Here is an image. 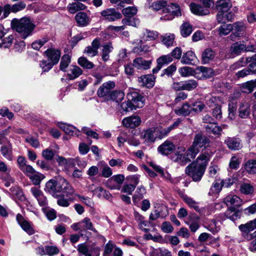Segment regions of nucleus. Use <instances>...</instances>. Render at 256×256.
Here are the masks:
<instances>
[{
	"instance_id": "f3484780",
	"label": "nucleus",
	"mask_w": 256,
	"mask_h": 256,
	"mask_svg": "<svg viewBox=\"0 0 256 256\" xmlns=\"http://www.w3.org/2000/svg\"><path fill=\"white\" fill-rule=\"evenodd\" d=\"M228 126L226 124L218 126L216 122H214L213 124L206 126L205 129L207 132L220 137L222 134V130L226 128Z\"/></svg>"
},
{
	"instance_id": "c03bdc74",
	"label": "nucleus",
	"mask_w": 256,
	"mask_h": 256,
	"mask_svg": "<svg viewBox=\"0 0 256 256\" xmlns=\"http://www.w3.org/2000/svg\"><path fill=\"white\" fill-rule=\"evenodd\" d=\"M256 87V82L254 80L248 81L242 84V92L250 94L252 92Z\"/></svg>"
},
{
	"instance_id": "b1692460",
	"label": "nucleus",
	"mask_w": 256,
	"mask_h": 256,
	"mask_svg": "<svg viewBox=\"0 0 256 256\" xmlns=\"http://www.w3.org/2000/svg\"><path fill=\"white\" fill-rule=\"evenodd\" d=\"M180 122V120L178 119L172 124L170 125L168 127L160 130L158 132V138L160 139H162V138H165L168 136L171 130L178 128Z\"/></svg>"
},
{
	"instance_id": "37998d69",
	"label": "nucleus",
	"mask_w": 256,
	"mask_h": 256,
	"mask_svg": "<svg viewBox=\"0 0 256 256\" xmlns=\"http://www.w3.org/2000/svg\"><path fill=\"white\" fill-rule=\"evenodd\" d=\"M174 38L175 36L174 34H166L162 36L161 40L164 44L168 47L172 46Z\"/></svg>"
},
{
	"instance_id": "a878e982",
	"label": "nucleus",
	"mask_w": 256,
	"mask_h": 256,
	"mask_svg": "<svg viewBox=\"0 0 256 256\" xmlns=\"http://www.w3.org/2000/svg\"><path fill=\"white\" fill-rule=\"evenodd\" d=\"M196 57L194 52L192 50L188 51L184 53V54L180 60L182 64H184L192 65L194 64Z\"/></svg>"
},
{
	"instance_id": "bb28decb",
	"label": "nucleus",
	"mask_w": 256,
	"mask_h": 256,
	"mask_svg": "<svg viewBox=\"0 0 256 256\" xmlns=\"http://www.w3.org/2000/svg\"><path fill=\"white\" fill-rule=\"evenodd\" d=\"M190 224L186 222L189 225V228L192 232H195L199 228L198 224L200 218L196 214H190L188 216Z\"/></svg>"
},
{
	"instance_id": "864d4df0",
	"label": "nucleus",
	"mask_w": 256,
	"mask_h": 256,
	"mask_svg": "<svg viewBox=\"0 0 256 256\" xmlns=\"http://www.w3.org/2000/svg\"><path fill=\"white\" fill-rule=\"evenodd\" d=\"M122 24L124 26H130L134 27H136L137 24L139 23V20L133 17H127L124 18L122 20Z\"/></svg>"
},
{
	"instance_id": "6ab92c4d",
	"label": "nucleus",
	"mask_w": 256,
	"mask_h": 256,
	"mask_svg": "<svg viewBox=\"0 0 256 256\" xmlns=\"http://www.w3.org/2000/svg\"><path fill=\"white\" fill-rule=\"evenodd\" d=\"M44 53L48 58V60H50L54 66L59 62L61 55L60 51L59 50L52 48H48Z\"/></svg>"
},
{
	"instance_id": "680f3d73",
	"label": "nucleus",
	"mask_w": 256,
	"mask_h": 256,
	"mask_svg": "<svg viewBox=\"0 0 256 256\" xmlns=\"http://www.w3.org/2000/svg\"><path fill=\"white\" fill-rule=\"evenodd\" d=\"M178 72L182 77L189 76L194 75L195 72L192 68L188 66H183L178 69Z\"/></svg>"
},
{
	"instance_id": "5fc2aeb1",
	"label": "nucleus",
	"mask_w": 256,
	"mask_h": 256,
	"mask_svg": "<svg viewBox=\"0 0 256 256\" xmlns=\"http://www.w3.org/2000/svg\"><path fill=\"white\" fill-rule=\"evenodd\" d=\"M210 160V155L208 153H204L200 154L196 158L195 162H199L200 166H205V168H206L208 162Z\"/></svg>"
},
{
	"instance_id": "338daca9",
	"label": "nucleus",
	"mask_w": 256,
	"mask_h": 256,
	"mask_svg": "<svg viewBox=\"0 0 256 256\" xmlns=\"http://www.w3.org/2000/svg\"><path fill=\"white\" fill-rule=\"evenodd\" d=\"M176 70V66L174 64H172L162 71V72L160 76H164L166 75L168 76H172L173 75L174 73L175 72Z\"/></svg>"
},
{
	"instance_id": "1a4fd4ad",
	"label": "nucleus",
	"mask_w": 256,
	"mask_h": 256,
	"mask_svg": "<svg viewBox=\"0 0 256 256\" xmlns=\"http://www.w3.org/2000/svg\"><path fill=\"white\" fill-rule=\"evenodd\" d=\"M100 14L108 22H114L122 17V14L114 8H106L102 11Z\"/></svg>"
},
{
	"instance_id": "c756f323",
	"label": "nucleus",
	"mask_w": 256,
	"mask_h": 256,
	"mask_svg": "<svg viewBox=\"0 0 256 256\" xmlns=\"http://www.w3.org/2000/svg\"><path fill=\"white\" fill-rule=\"evenodd\" d=\"M133 61L134 67L138 70H148L151 64L150 60H146L142 58H137Z\"/></svg>"
},
{
	"instance_id": "4468645a",
	"label": "nucleus",
	"mask_w": 256,
	"mask_h": 256,
	"mask_svg": "<svg viewBox=\"0 0 256 256\" xmlns=\"http://www.w3.org/2000/svg\"><path fill=\"white\" fill-rule=\"evenodd\" d=\"M210 142V139L206 135L202 133H198L195 135L192 144L200 150V148H205Z\"/></svg>"
},
{
	"instance_id": "7c9ffc66",
	"label": "nucleus",
	"mask_w": 256,
	"mask_h": 256,
	"mask_svg": "<svg viewBox=\"0 0 256 256\" xmlns=\"http://www.w3.org/2000/svg\"><path fill=\"white\" fill-rule=\"evenodd\" d=\"M216 56V52L210 48L205 49L202 54V61L203 64H208Z\"/></svg>"
},
{
	"instance_id": "f8f14e48",
	"label": "nucleus",
	"mask_w": 256,
	"mask_h": 256,
	"mask_svg": "<svg viewBox=\"0 0 256 256\" xmlns=\"http://www.w3.org/2000/svg\"><path fill=\"white\" fill-rule=\"evenodd\" d=\"M194 74L198 79H206L212 76L214 71L211 68L200 66L196 68Z\"/></svg>"
},
{
	"instance_id": "2eb2a0df",
	"label": "nucleus",
	"mask_w": 256,
	"mask_h": 256,
	"mask_svg": "<svg viewBox=\"0 0 256 256\" xmlns=\"http://www.w3.org/2000/svg\"><path fill=\"white\" fill-rule=\"evenodd\" d=\"M30 192L33 196L37 200L40 206H46L48 204V200L41 190L36 187H32Z\"/></svg>"
},
{
	"instance_id": "f257e3e1",
	"label": "nucleus",
	"mask_w": 256,
	"mask_h": 256,
	"mask_svg": "<svg viewBox=\"0 0 256 256\" xmlns=\"http://www.w3.org/2000/svg\"><path fill=\"white\" fill-rule=\"evenodd\" d=\"M12 25L24 39L32 35L36 28L32 20L26 18H23L19 20L14 19L12 22Z\"/></svg>"
},
{
	"instance_id": "6e6552de",
	"label": "nucleus",
	"mask_w": 256,
	"mask_h": 256,
	"mask_svg": "<svg viewBox=\"0 0 256 256\" xmlns=\"http://www.w3.org/2000/svg\"><path fill=\"white\" fill-rule=\"evenodd\" d=\"M224 144L230 150H238L242 148L240 138L238 136H227L224 140Z\"/></svg>"
},
{
	"instance_id": "774afa93",
	"label": "nucleus",
	"mask_w": 256,
	"mask_h": 256,
	"mask_svg": "<svg viewBox=\"0 0 256 256\" xmlns=\"http://www.w3.org/2000/svg\"><path fill=\"white\" fill-rule=\"evenodd\" d=\"M94 191L96 192H98V196L99 198H104L106 199H108L111 196L110 193L102 187L96 188H95Z\"/></svg>"
},
{
	"instance_id": "13d9d810",
	"label": "nucleus",
	"mask_w": 256,
	"mask_h": 256,
	"mask_svg": "<svg viewBox=\"0 0 256 256\" xmlns=\"http://www.w3.org/2000/svg\"><path fill=\"white\" fill-rule=\"evenodd\" d=\"M222 24L218 30L219 34L220 36H226L232 30V26L231 24H226V23Z\"/></svg>"
},
{
	"instance_id": "a19ab883",
	"label": "nucleus",
	"mask_w": 256,
	"mask_h": 256,
	"mask_svg": "<svg viewBox=\"0 0 256 256\" xmlns=\"http://www.w3.org/2000/svg\"><path fill=\"white\" fill-rule=\"evenodd\" d=\"M0 152L5 158L10 161L12 160V146L10 144H8L7 146H2Z\"/></svg>"
},
{
	"instance_id": "dca6fc26",
	"label": "nucleus",
	"mask_w": 256,
	"mask_h": 256,
	"mask_svg": "<svg viewBox=\"0 0 256 256\" xmlns=\"http://www.w3.org/2000/svg\"><path fill=\"white\" fill-rule=\"evenodd\" d=\"M122 123L126 128H134L140 126L141 123V118L138 116H132L124 118Z\"/></svg>"
},
{
	"instance_id": "09e8293b",
	"label": "nucleus",
	"mask_w": 256,
	"mask_h": 256,
	"mask_svg": "<svg viewBox=\"0 0 256 256\" xmlns=\"http://www.w3.org/2000/svg\"><path fill=\"white\" fill-rule=\"evenodd\" d=\"M70 62V58L68 54H64L60 60V69L63 72H66V69Z\"/></svg>"
},
{
	"instance_id": "0e129e2a",
	"label": "nucleus",
	"mask_w": 256,
	"mask_h": 256,
	"mask_svg": "<svg viewBox=\"0 0 256 256\" xmlns=\"http://www.w3.org/2000/svg\"><path fill=\"white\" fill-rule=\"evenodd\" d=\"M49 39L48 37L42 38V39L37 40L32 44V48L38 50L42 46L48 41Z\"/></svg>"
},
{
	"instance_id": "473e14b6",
	"label": "nucleus",
	"mask_w": 256,
	"mask_h": 256,
	"mask_svg": "<svg viewBox=\"0 0 256 256\" xmlns=\"http://www.w3.org/2000/svg\"><path fill=\"white\" fill-rule=\"evenodd\" d=\"M56 180H50L46 184L44 190L46 192L49 193L54 197H57L56 192Z\"/></svg>"
},
{
	"instance_id": "393cba45",
	"label": "nucleus",
	"mask_w": 256,
	"mask_h": 256,
	"mask_svg": "<svg viewBox=\"0 0 256 256\" xmlns=\"http://www.w3.org/2000/svg\"><path fill=\"white\" fill-rule=\"evenodd\" d=\"M234 16V14L232 12L218 11L216 14V20L218 23L225 24L226 21H232Z\"/></svg>"
},
{
	"instance_id": "69168bd1",
	"label": "nucleus",
	"mask_w": 256,
	"mask_h": 256,
	"mask_svg": "<svg viewBox=\"0 0 256 256\" xmlns=\"http://www.w3.org/2000/svg\"><path fill=\"white\" fill-rule=\"evenodd\" d=\"M138 10L135 6H128L122 10V14L127 17H132L137 13Z\"/></svg>"
},
{
	"instance_id": "4d7b16f0",
	"label": "nucleus",
	"mask_w": 256,
	"mask_h": 256,
	"mask_svg": "<svg viewBox=\"0 0 256 256\" xmlns=\"http://www.w3.org/2000/svg\"><path fill=\"white\" fill-rule=\"evenodd\" d=\"M173 60L172 58L169 54L164 55L160 56L156 60V62L158 63L162 67L164 65L168 64Z\"/></svg>"
},
{
	"instance_id": "8fccbe9b",
	"label": "nucleus",
	"mask_w": 256,
	"mask_h": 256,
	"mask_svg": "<svg viewBox=\"0 0 256 256\" xmlns=\"http://www.w3.org/2000/svg\"><path fill=\"white\" fill-rule=\"evenodd\" d=\"M45 178L44 176L36 170L31 176L29 177L30 179L34 185H38L40 184L41 181Z\"/></svg>"
},
{
	"instance_id": "cd10ccee",
	"label": "nucleus",
	"mask_w": 256,
	"mask_h": 256,
	"mask_svg": "<svg viewBox=\"0 0 256 256\" xmlns=\"http://www.w3.org/2000/svg\"><path fill=\"white\" fill-rule=\"evenodd\" d=\"M82 74V70L77 66L72 65L68 70L67 76L70 80H74Z\"/></svg>"
},
{
	"instance_id": "39448f33",
	"label": "nucleus",
	"mask_w": 256,
	"mask_h": 256,
	"mask_svg": "<svg viewBox=\"0 0 256 256\" xmlns=\"http://www.w3.org/2000/svg\"><path fill=\"white\" fill-rule=\"evenodd\" d=\"M115 86V83L112 81L104 82L97 90L98 96L103 98L106 101H108V98Z\"/></svg>"
},
{
	"instance_id": "5701e85b",
	"label": "nucleus",
	"mask_w": 256,
	"mask_h": 256,
	"mask_svg": "<svg viewBox=\"0 0 256 256\" xmlns=\"http://www.w3.org/2000/svg\"><path fill=\"white\" fill-rule=\"evenodd\" d=\"M75 20L78 26H88L90 19L88 14L84 12H78L75 16Z\"/></svg>"
},
{
	"instance_id": "20e7f679",
	"label": "nucleus",
	"mask_w": 256,
	"mask_h": 256,
	"mask_svg": "<svg viewBox=\"0 0 256 256\" xmlns=\"http://www.w3.org/2000/svg\"><path fill=\"white\" fill-rule=\"evenodd\" d=\"M256 228V218L238 226V229L241 232L242 236L246 240H251L254 237L256 236V230L253 233L252 231Z\"/></svg>"
},
{
	"instance_id": "4be33fe9",
	"label": "nucleus",
	"mask_w": 256,
	"mask_h": 256,
	"mask_svg": "<svg viewBox=\"0 0 256 256\" xmlns=\"http://www.w3.org/2000/svg\"><path fill=\"white\" fill-rule=\"evenodd\" d=\"M224 202L228 206H234L239 207L242 204V200L235 194H229L224 200Z\"/></svg>"
},
{
	"instance_id": "3c124183",
	"label": "nucleus",
	"mask_w": 256,
	"mask_h": 256,
	"mask_svg": "<svg viewBox=\"0 0 256 256\" xmlns=\"http://www.w3.org/2000/svg\"><path fill=\"white\" fill-rule=\"evenodd\" d=\"M198 86L197 80L190 79L184 81V90L190 91L195 89Z\"/></svg>"
},
{
	"instance_id": "f704fd0d",
	"label": "nucleus",
	"mask_w": 256,
	"mask_h": 256,
	"mask_svg": "<svg viewBox=\"0 0 256 256\" xmlns=\"http://www.w3.org/2000/svg\"><path fill=\"white\" fill-rule=\"evenodd\" d=\"M60 128L62 129L66 134L78 136L80 134V131L76 127L72 125H68L65 124H60Z\"/></svg>"
},
{
	"instance_id": "7ed1b4c3",
	"label": "nucleus",
	"mask_w": 256,
	"mask_h": 256,
	"mask_svg": "<svg viewBox=\"0 0 256 256\" xmlns=\"http://www.w3.org/2000/svg\"><path fill=\"white\" fill-rule=\"evenodd\" d=\"M200 3H191L190 4L192 12L196 15L204 16L210 13V8L214 5L212 0H200Z\"/></svg>"
},
{
	"instance_id": "9d476101",
	"label": "nucleus",
	"mask_w": 256,
	"mask_h": 256,
	"mask_svg": "<svg viewBox=\"0 0 256 256\" xmlns=\"http://www.w3.org/2000/svg\"><path fill=\"white\" fill-rule=\"evenodd\" d=\"M16 220L22 228L28 235H32L35 233L32 224L24 220L21 214H16Z\"/></svg>"
},
{
	"instance_id": "f03ea898",
	"label": "nucleus",
	"mask_w": 256,
	"mask_h": 256,
	"mask_svg": "<svg viewBox=\"0 0 256 256\" xmlns=\"http://www.w3.org/2000/svg\"><path fill=\"white\" fill-rule=\"evenodd\" d=\"M206 168L200 166L198 162H193L185 168V173L195 182H200L204 176Z\"/></svg>"
},
{
	"instance_id": "4c0bfd02",
	"label": "nucleus",
	"mask_w": 256,
	"mask_h": 256,
	"mask_svg": "<svg viewBox=\"0 0 256 256\" xmlns=\"http://www.w3.org/2000/svg\"><path fill=\"white\" fill-rule=\"evenodd\" d=\"M216 6L218 12H229L232 4L228 0H219L216 2Z\"/></svg>"
},
{
	"instance_id": "a211bd4d",
	"label": "nucleus",
	"mask_w": 256,
	"mask_h": 256,
	"mask_svg": "<svg viewBox=\"0 0 256 256\" xmlns=\"http://www.w3.org/2000/svg\"><path fill=\"white\" fill-rule=\"evenodd\" d=\"M175 148V145L171 141L166 140L158 147V150L161 154L167 156L172 154Z\"/></svg>"
},
{
	"instance_id": "ea45409f",
	"label": "nucleus",
	"mask_w": 256,
	"mask_h": 256,
	"mask_svg": "<svg viewBox=\"0 0 256 256\" xmlns=\"http://www.w3.org/2000/svg\"><path fill=\"white\" fill-rule=\"evenodd\" d=\"M181 35L186 38L189 36L192 32V26L188 22H184L180 26Z\"/></svg>"
},
{
	"instance_id": "72a5a7b5",
	"label": "nucleus",
	"mask_w": 256,
	"mask_h": 256,
	"mask_svg": "<svg viewBox=\"0 0 256 256\" xmlns=\"http://www.w3.org/2000/svg\"><path fill=\"white\" fill-rule=\"evenodd\" d=\"M86 6L80 2H76L70 4L67 7L68 12L70 14H74L79 10H84L86 8Z\"/></svg>"
},
{
	"instance_id": "c9c22d12",
	"label": "nucleus",
	"mask_w": 256,
	"mask_h": 256,
	"mask_svg": "<svg viewBox=\"0 0 256 256\" xmlns=\"http://www.w3.org/2000/svg\"><path fill=\"white\" fill-rule=\"evenodd\" d=\"M225 216L228 219L234 222L241 216V212L236 210L234 207H231L226 210L224 213Z\"/></svg>"
},
{
	"instance_id": "79ce46f5",
	"label": "nucleus",
	"mask_w": 256,
	"mask_h": 256,
	"mask_svg": "<svg viewBox=\"0 0 256 256\" xmlns=\"http://www.w3.org/2000/svg\"><path fill=\"white\" fill-rule=\"evenodd\" d=\"M174 160L182 166H185L190 162V160L188 158L186 154L184 155L180 152L176 154V158Z\"/></svg>"
},
{
	"instance_id": "49530a36",
	"label": "nucleus",
	"mask_w": 256,
	"mask_h": 256,
	"mask_svg": "<svg viewBox=\"0 0 256 256\" xmlns=\"http://www.w3.org/2000/svg\"><path fill=\"white\" fill-rule=\"evenodd\" d=\"M244 169L248 173L254 174L256 173V160H248L244 165Z\"/></svg>"
},
{
	"instance_id": "bf43d9fd",
	"label": "nucleus",
	"mask_w": 256,
	"mask_h": 256,
	"mask_svg": "<svg viewBox=\"0 0 256 256\" xmlns=\"http://www.w3.org/2000/svg\"><path fill=\"white\" fill-rule=\"evenodd\" d=\"M200 149H198L197 147L194 146V145L192 144L186 150V154L188 158L191 160V159H194L196 158V156L200 152Z\"/></svg>"
},
{
	"instance_id": "603ef678",
	"label": "nucleus",
	"mask_w": 256,
	"mask_h": 256,
	"mask_svg": "<svg viewBox=\"0 0 256 256\" xmlns=\"http://www.w3.org/2000/svg\"><path fill=\"white\" fill-rule=\"evenodd\" d=\"M183 200L190 208H194L197 212L200 211V208L198 203L194 200H193V198L188 197L187 196H185L183 197Z\"/></svg>"
},
{
	"instance_id": "412c9836",
	"label": "nucleus",
	"mask_w": 256,
	"mask_h": 256,
	"mask_svg": "<svg viewBox=\"0 0 256 256\" xmlns=\"http://www.w3.org/2000/svg\"><path fill=\"white\" fill-rule=\"evenodd\" d=\"M114 47L112 42H108L104 43L102 46L101 56L102 60L106 62L110 58V54L112 52Z\"/></svg>"
},
{
	"instance_id": "e433bc0d",
	"label": "nucleus",
	"mask_w": 256,
	"mask_h": 256,
	"mask_svg": "<svg viewBox=\"0 0 256 256\" xmlns=\"http://www.w3.org/2000/svg\"><path fill=\"white\" fill-rule=\"evenodd\" d=\"M146 194V190L144 186H140L136 188V194L132 196V201L135 205H136L144 196Z\"/></svg>"
},
{
	"instance_id": "ddd939ff",
	"label": "nucleus",
	"mask_w": 256,
	"mask_h": 256,
	"mask_svg": "<svg viewBox=\"0 0 256 256\" xmlns=\"http://www.w3.org/2000/svg\"><path fill=\"white\" fill-rule=\"evenodd\" d=\"M156 129L155 128H150L143 130L140 134V138L146 144L154 142L156 138L155 134Z\"/></svg>"
},
{
	"instance_id": "de8ad7c7",
	"label": "nucleus",
	"mask_w": 256,
	"mask_h": 256,
	"mask_svg": "<svg viewBox=\"0 0 256 256\" xmlns=\"http://www.w3.org/2000/svg\"><path fill=\"white\" fill-rule=\"evenodd\" d=\"M78 62L82 67L86 69H92L94 66V64L92 62L84 56L78 58Z\"/></svg>"
},
{
	"instance_id": "58836bf2",
	"label": "nucleus",
	"mask_w": 256,
	"mask_h": 256,
	"mask_svg": "<svg viewBox=\"0 0 256 256\" xmlns=\"http://www.w3.org/2000/svg\"><path fill=\"white\" fill-rule=\"evenodd\" d=\"M244 42H236L232 45L230 50L232 54L240 55L242 52H244Z\"/></svg>"
},
{
	"instance_id": "0eeeda50",
	"label": "nucleus",
	"mask_w": 256,
	"mask_h": 256,
	"mask_svg": "<svg viewBox=\"0 0 256 256\" xmlns=\"http://www.w3.org/2000/svg\"><path fill=\"white\" fill-rule=\"evenodd\" d=\"M128 100L136 108H142L144 104L145 98L142 94L136 90H132L127 94Z\"/></svg>"
},
{
	"instance_id": "a18cd8bd",
	"label": "nucleus",
	"mask_w": 256,
	"mask_h": 256,
	"mask_svg": "<svg viewBox=\"0 0 256 256\" xmlns=\"http://www.w3.org/2000/svg\"><path fill=\"white\" fill-rule=\"evenodd\" d=\"M124 94L120 90H112L111 94L108 98L109 100L115 101L118 102L122 100L124 98Z\"/></svg>"
},
{
	"instance_id": "6e6d98bb",
	"label": "nucleus",
	"mask_w": 256,
	"mask_h": 256,
	"mask_svg": "<svg viewBox=\"0 0 256 256\" xmlns=\"http://www.w3.org/2000/svg\"><path fill=\"white\" fill-rule=\"evenodd\" d=\"M192 106V104L186 102L182 108L178 110V112L180 114L184 116H188L190 112H194Z\"/></svg>"
},
{
	"instance_id": "423d86ee",
	"label": "nucleus",
	"mask_w": 256,
	"mask_h": 256,
	"mask_svg": "<svg viewBox=\"0 0 256 256\" xmlns=\"http://www.w3.org/2000/svg\"><path fill=\"white\" fill-rule=\"evenodd\" d=\"M56 192L64 194L66 197L72 196L74 190L68 181L64 178H60L56 180Z\"/></svg>"
},
{
	"instance_id": "e2e57ef3",
	"label": "nucleus",
	"mask_w": 256,
	"mask_h": 256,
	"mask_svg": "<svg viewBox=\"0 0 256 256\" xmlns=\"http://www.w3.org/2000/svg\"><path fill=\"white\" fill-rule=\"evenodd\" d=\"M56 162L58 163L60 166H65L68 163H70L72 164H74V161L78 162L79 158H76V159H66L64 157L61 156H58L56 158Z\"/></svg>"
},
{
	"instance_id": "052dcab7",
	"label": "nucleus",
	"mask_w": 256,
	"mask_h": 256,
	"mask_svg": "<svg viewBox=\"0 0 256 256\" xmlns=\"http://www.w3.org/2000/svg\"><path fill=\"white\" fill-rule=\"evenodd\" d=\"M240 191L242 194L248 195L252 194L254 189L250 184L243 183L240 186Z\"/></svg>"
},
{
	"instance_id": "2f4dec72",
	"label": "nucleus",
	"mask_w": 256,
	"mask_h": 256,
	"mask_svg": "<svg viewBox=\"0 0 256 256\" xmlns=\"http://www.w3.org/2000/svg\"><path fill=\"white\" fill-rule=\"evenodd\" d=\"M80 224L82 232L89 230L96 234L98 233V230L94 228L93 224L90 218L88 217L84 218L83 220L80 221Z\"/></svg>"
},
{
	"instance_id": "aec40b11",
	"label": "nucleus",
	"mask_w": 256,
	"mask_h": 256,
	"mask_svg": "<svg viewBox=\"0 0 256 256\" xmlns=\"http://www.w3.org/2000/svg\"><path fill=\"white\" fill-rule=\"evenodd\" d=\"M155 78L152 74L144 75L138 78V82L142 86L152 88L154 84Z\"/></svg>"
},
{
	"instance_id": "c85d7f7f",
	"label": "nucleus",
	"mask_w": 256,
	"mask_h": 256,
	"mask_svg": "<svg viewBox=\"0 0 256 256\" xmlns=\"http://www.w3.org/2000/svg\"><path fill=\"white\" fill-rule=\"evenodd\" d=\"M250 105L246 101H243L240 104L239 108V116L242 118H247L250 114Z\"/></svg>"
},
{
	"instance_id": "9b49d317",
	"label": "nucleus",
	"mask_w": 256,
	"mask_h": 256,
	"mask_svg": "<svg viewBox=\"0 0 256 256\" xmlns=\"http://www.w3.org/2000/svg\"><path fill=\"white\" fill-rule=\"evenodd\" d=\"M102 38H96L94 39L91 46L86 47L84 52L90 57H94L98 54V50L100 47Z\"/></svg>"
}]
</instances>
